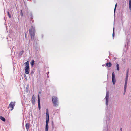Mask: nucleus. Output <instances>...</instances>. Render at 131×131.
I'll return each instance as SVG.
<instances>
[{
	"label": "nucleus",
	"instance_id": "f257e3e1",
	"mask_svg": "<svg viewBox=\"0 0 131 131\" xmlns=\"http://www.w3.org/2000/svg\"><path fill=\"white\" fill-rule=\"evenodd\" d=\"M29 32L32 39H34L35 34V30L34 27L33 26H31L30 29H29Z\"/></svg>",
	"mask_w": 131,
	"mask_h": 131
},
{
	"label": "nucleus",
	"instance_id": "f03ea898",
	"mask_svg": "<svg viewBox=\"0 0 131 131\" xmlns=\"http://www.w3.org/2000/svg\"><path fill=\"white\" fill-rule=\"evenodd\" d=\"M52 99L54 106L55 107L58 106V101L57 97L53 96L52 97Z\"/></svg>",
	"mask_w": 131,
	"mask_h": 131
},
{
	"label": "nucleus",
	"instance_id": "7ed1b4c3",
	"mask_svg": "<svg viewBox=\"0 0 131 131\" xmlns=\"http://www.w3.org/2000/svg\"><path fill=\"white\" fill-rule=\"evenodd\" d=\"M29 62L27 61L24 63L25 64L26 67L25 68V73L26 74H29Z\"/></svg>",
	"mask_w": 131,
	"mask_h": 131
},
{
	"label": "nucleus",
	"instance_id": "20e7f679",
	"mask_svg": "<svg viewBox=\"0 0 131 131\" xmlns=\"http://www.w3.org/2000/svg\"><path fill=\"white\" fill-rule=\"evenodd\" d=\"M15 102H12L9 104L8 107L10 108V110L12 111L14 109V107L15 105Z\"/></svg>",
	"mask_w": 131,
	"mask_h": 131
},
{
	"label": "nucleus",
	"instance_id": "39448f33",
	"mask_svg": "<svg viewBox=\"0 0 131 131\" xmlns=\"http://www.w3.org/2000/svg\"><path fill=\"white\" fill-rule=\"evenodd\" d=\"M112 80L113 84H114L115 83L116 80L115 79V74L114 72H113L112 74Z\"/></svg>",
	"mask_w": 131,
	"mask_h": 131
},
{
	"label": "nucleus",
	"instance_id": "423d86ee",
	"mask_svg": "<svg viewBox=\"0 0 131 131\" xmlns=\"http://www.w3.org/2000/svg\"><path fill=\"white\" fill-rule=\"evenodd\" d=\"M46 122H49V112L48 110L47 109L46 110Z\"/></svg>",
	"mask_w": 131,
	"mask_h": 131
},
{
	"label": "nucleus",
	"instance_id": "0eeeda50",
	"mask_svg": "<svg viewBox=\"0 0 131 131\" xmlns=\"http://www.w3.org/2000/svg\"><path fill=\"white\" fill-rule=\"evenodd\" d=\"M109 94L108 92H107L106 95L105 97V99L106 100V105H108V100L109 98Z\"/></svg>",
	"mask_w": 131,
	"mask_h": 131
},
{
	"label": "nucleus",
	"instance_id": "6e6552de",
	"mask_svg": "<svg viewBox=\"0 0 131 131\" xmlns=\"http://www.w3.org/2000/svg\"><path fill=\"white\" fill-rule=\"evenodd\" d=\"M38 108L39 110H40V106L39 95H38Z\"/></svg>",
	"mask_w": 131,
	"mask_h": 131
},
{
	"label": "nucleus",
	"instance_id": "1a4fd4ad",
	"mask_svg": "<svg viewBox=\"0 0 131 131\" xmlns=\"http://www.w3.org/2000/svg\"><path fill=\"white\" fill-rule=\"evenodd\" d=\"M31 102L32 104L34 105L35 102V97L34 95H32V98L31 99Z\"/></svg>",
	"mask_w": 131,
	"mask_h": 131
},
{
	"label": "nucleus",
	"instance_id": "9d476101",
	"mask_svg": "<svg viewBox=\"0 0 131 131\" xmlns=\"http://www.w3.org/2000/svg\"><path fill=\"white\" fill-rule=\"evenodd\" d=\"M28 17L30 19V20H31L32 21V22L33 23L34 21V20L32 21V20L33 18V16L32 14L30 13L28 15Z\"/></svg>",
	"mask_w": 131,
	"mask_h": 131
},
{
	"label": "nucleus",
	"instance_id": "9b49d317",
	"mask_svg": "<svg viewBox=\"0 0 131 131\" xmlns=\"http://www.w3.org/2000/svg\"><path fill=\"white\" fill-rule=\"evenodd\" d=\"M46 125L45 131H48V124L49 122H46Z\"/></svg>",
	"mask_w": 131,
	"mask_h": 131
},
{
	"label": "nucleus",
	"instance_id": "f8f14e48",
	"mask_svg": "<svg viewBox=\"0 0 131 131\" xmlns=\"http://www.w3.org/2000/svg\"><path fill=\"white\" fill-rule=\"evenodd\" d=\"M29 126H30V124L29 123H28L26 124L25 127H26V128L27 129V130H28L29 129Z\"/></svg>",
	"mask_w": 131,
	"mask_h": 131
},
{
	"label": "nucleus",
	"instance_id": "ddd939ff",
	"mask_svg": "<svg viewBox=\"0 0 131 131\" xmlns=\"http://www.w3.org/2000/svg\"><path fill=\"white\" fill-rule=\"evenodd\" d=\"M127 84H125L124 85V95L126 91V90L127 87Z\"/></svg>",
	"mask_w": 131,
	"mask_h": 131
},
{
	"label": "nucleus",
	"instance_id": "4468645a",
	"mask_svg": "<svg viewBox=\"0 0 131 131\" xmlns=\"http://www.w3.org/2000/svg\"><path fill=\"white\" fill-rule=\"evenodd\" d=\"M106 66L108 67H111L112 66V64L110 62L108 63H106Z\"/></svg>",
	"mask_w": 131,
	"mask_h": 131
},
{
	"label": "nucleus",
	"instance_id": "2eb2a0df",
	"mask_svg": "<svg viewBox=\"0 0 131 131\" xmlns=\"http://www.w3.org/2000/svg\"><path fill=\"white\" fill-rule=\"evenodd\" d=\"M0 119L3 122H5V118L2 116H0Z\"/></svg>",
	"mask_w": 131,
	"mask_h": 131
},
{
	"label": "nucleus",
	"instance_id": "dca6fc26",
	"mask_svg": "<svg viewBox=\"0 0 131 131\" xmlns=\"http://www.w3.org/2000/svg\"><path fill=\"white\" fill-rule=\"evenodd\" d=\"M129 8L130 10H131V0H129Z\"/></svg>",
	"mask_w": 131,
	"mask_h": 131
},
{
	"label": "nucleus",
	"instance_id": "f3484780",
	"mask_svg": "<svg viewBox=\"0 0 131 131\" xmlns=\"http://www.w3.org/2000/svg\"><path fill=\"white\" fill-rule=\"evenodd\" d=\"M35 64V62L33 60H32L30 62L31 65L33 66Z\"/></svg>",
	"mask_w": 131,
	"mask_h": 131
},
{
	"label": "nucleus",
	"instance_id": "a211bd4d",
	"mask_svg": "<svg viewBox=\"0 0 131 131\" xmlns=\"http://www.w3.org/2000/svg\"><path fill=\"white\" fill-rule=\"evenodd\" d=\"M7 15H8V16L10 18L11 17V16L10 15V14H9V12H7Z\"/></svg>",
	"mask_w": 131,
	"mask_h": 131
},
{
	"label": "nucleus",
	"instance_id": "6ab92c4d",
	"mask_svg": "<svg viewBox=\"0 0 131 131\" xmlns=\"http://www.w3.org/2000/svg\"><path fill=\"white\" fill-rule=\"evenodd\" d=\"M117 69V70L118 71L119 70V66L118 64H117L116 65Z\"/></svg>",
	"mask_w": 131,
	"mask_h": 131
},
{
	"label": "nucleus",
	"instance_id": "aec40b11",
	"mask_svg": "<svg viewBox=\"0 0 131 131\" xmlns=\"http://www.w3.org/2000/svg\"><path fill=\"white\" fill-rule=\"evenodd\" d=\"M127 80H128V78H126L125 81V84H127Z\"/></svg>",
	"mask_w": 131,
	"mask_h": 131
},
{
	"label": "nucleus",
	"instance_id": "412c9836",
	"mask_svg": "<svg viewBox=\"0 0 131 131\" xmlns=\"http://www.w3.org/2000/svg\"><path fill=\"white\" fill-rule=\"evenodd\" d=\"M114 35V28L113 29V37Z\"/></svg>",
	"mask_w": 131,
	"mask_h": 131
},
{
	"label": "nucleus",
	"instance_id": "4be33fe9",
	"mask_svg": "<svg viewBox=\"0 0 131 131\" xmlns=\"http://www.w3.org/2000/svg\"><path fill=\"white\" fill-rule=\"evenodd\" d=\"M24 51H21L19 53L20 55H22Z\"/></svg>",
	"mask_w": 131,
	"mask_h": 131
},
{
	"label": "nucleus",
	"instance_id": "5701e85b",
	"mask_svg": "<svg viewBox=\"0 0 131 131\" xmlns=\"http://www.w3.org/2000/svg\"><path fill=\"white\" fill-rule=\"evenodd\" d=\"M20 15H21V16H23V13L22 10H21Z\"/></svg>",
	"mask_w": 131,
	"mask_h": 131
},
{
	"label": "nucleus",
	"instance_id": "b1692460",
	"mask_svg": "<svg viewBox=\"0 0 131 131\" xmlns=\"http://www.w3.org/2000/svg\"><path fill=\"white\" fill-rule=\"evenodd\" d=\"M116 6H117V4L116 3L115 4V8H114V12H115V9H116Z\"/></svg>",
	"mask_w": 131,
	"mask_h": 131
},
{
	"label": "nucleus",
	"instance_id": "393cba45",
	"mask_svg": "<svg viewBox=\"0 0 131 131\" xmlns=\"http://www.w3.org/2000/svg\"><path fill=\"white\" fill-rule=\"evenodd\" d=\"M128 71H129V70L128 69L127 70V73H126V74H128Z\"/></svg>",
	"mask_w": 131,
	"mask_h": 131
},
{
	"label": "nucleus",
	"instance_id": "a878e982",
	"mask_svg": "<svg viewBox=\"0 0 131 131\" xmlns=\"http://www.w3.org/2000/svg\"><path fill=\"white\" fill-rule=\"evenodd\" d=\"M128 75L126 74V78H128Z\"/></svg>",
	"mask_w": 131,
	"mask_h": 131
},
{
	"label": "nucleus",
	"instance_id": "bb28decb",
	"mask_svg": "<svg viewBox=\"0 0 131 131\" xmlns=\"http://www.w3.org/2000/svg\"><path fill=\"white\" fill-rule=\"evenodd\" d=\"M120 131H122V128H121L120 129Z\"/></svg>",
	"mask_w": 131,
	"mask_h": 131
}]
</instances>
